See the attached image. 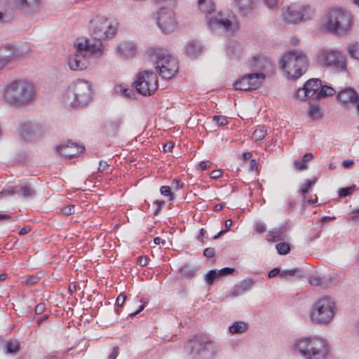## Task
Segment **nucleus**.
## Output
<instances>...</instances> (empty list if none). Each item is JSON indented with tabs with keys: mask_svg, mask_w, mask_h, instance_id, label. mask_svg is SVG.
Here are the masks:
<instances>
[{
	"mask_svg": "<svg viewBox=\"0 0 359 359\" xmlns=\"http://www.w3.org/2000/svg\"><path fill=\"white\" fill-rule=\"evenodd\" d=\"M201 51V45L197 41H191L187 46V53L191 57H197Z\"/></svg>",
	"mask_w": 359,
	"mask_h": 359,
	"instance_id": "obj_31",
	"label": "nucleus"
},
{
	"mask_svg": "<svg viewBox=\"0 0 359 359\" xmlns=\"http://www.w3.org/2000/svg\"><path fill=\"white\" fill-rule=\"evenodd\" d=\"M280 273L281 271L278 268H274L269 272L268 276L269 278H271L276 276L278 274L280 275Z\"/></svg>",
	"mask_w": 359,
	"mask_h": 359,
	"instance_id": "obj_59",
	"label": "nucleus"
},
{
	"mask_svg": "<svg viewBox=\"0 0 359 359\" xmlns=\"http://www.w3.org/2000/svg\"><path fill=\"white\" fill-rule=\"evenodd\" d=\"M336 311L334 301L330 297H323L313 304L310 317L316 324L327 325L334 318Z\"/></svg>",
	"mask_w": 359,
	"mask_h": 359,
	"instance_id": "obj_5",
	"label": "nucleus"
},
{
	"mask_svg": "<svg viewBox=\"0 0 359 359\" xmlns=\"http://www.w3.org/2000/svg\"><path fill=\"white\" fill-rule=\"evenodd\" d=\"M309 283L312 285L321 286L325 287L326 285L324 284L323 279L317 276H312L309 278Z\"/></svg>",
	"mask_w": 359,
	"mask_h": 359,
	"instance_id": "obj_44",
	"label": "nucleus"
},
{
	"mask_svg": "<svg viewBox=\"0 0 359 359\" xmlns=\"http://www.w3.org/2000/svg\"><path fill=\"white\" fill-rule=\"evenodd\" d=\"M149 55L156 65V68L162 78L170 79L175 75L178 65L175 57L160 49L151 50Z\"/></svg>",
	"mask_w": 359,
	"mask_h": 359,
	"instance_id": "obj_8",
	"label": "nucleus"
},
{
	"mask_svg": "<svg viewBox=\"0 0 359 359\" xmlns=\"http://www.w3.org/2000/svg\"><path fill=\"white\" fill-rule=\"evenodd\" d=\"M79 44H82L83 46H86L85 50H86V55L90 58V56L93 54H95L97 56H100L103 51V45L101 41H97L96 43H90L89 40L85 39L83 41L79 42Z\"/></svg>",
	"mask_w": 359,
	"mask_h": 359,
	"instance_id": "obj_22",
	"label": "nucleus"
},
{
	"mask_svg": "<svg viewBox=\"0 0 359 359\" xmlns=\"http://www.w3.org/2000/svg\"><path fill=\"white\" fill-rule=\"evenodd\" d=\"M4 348L7 353L14 354L20 350V344L18 341H7L4 344Z\"/></svg>",
	"mask_w": 359,
	"mask_h": 359,
	"instance_id": "obj_35",
	"label": "nucleus"
},
{
	"mask_svg": "<svg viewBox=\"0 0 359 359\" xmlns=\"http://www.w3.org/2000/svg\"><path fill=\"white\" fill-rule=\"evenodd\" d=\"M161 194L169 196V200L172 201L174 199V194L171 192L169 186H162L160 189Z\"/></svg>",
	"mask_w": 359,
	"mask_h": 359,
	"instance_id": "obj_46",
	"label": "nucleus"
},
{
	"mask_svg": "<svg viewBox=\"0 0 359 359\" xmlns=\"http://www.w3.org/2000/svg\"><path fill=\"white\" fill-rule=\"evenodd\" d=\"M316 182L317 177H313L311 180H307L306 182L302 185L299 191L304 199H306V194L311 190L312 187L316 183Z\"/></svg>",
	"mask_w": 359,
	"mask_h": 359,
	"instance_id": "obj_34",
	"label": "nucleus"
},
{
	"mask_svg": "<svg viewBox=\"0 0 359 359\" xmlns=\"http://www.w3.org/2000/svg\"><path fill=\"white\" fill-rule=\"evenodd\" d=\"M266 135V129L264 126H259L255 130L252 134V139L255 141H260L264 138Z\"/></svg>",
	"mask_w": 359,
	"mask_h": 359,
	"instance_id": "obj_37",
	"label": "nucleus"
},
{
	"mask_svg": "<svg viewBox=\"0 0 359 359\" xmlns=\"http://www.w3.org/2000/svg\"><path fill=\"white\" fill-rule=\"evenodd\" d=\"M217 271L215 269H212L209 271L205 275V280L208 285H211L213 283L214 280L218 277Z\"/></svg>",
	"mask_w": 359,
	"mask_h": 359,
	"instance_id": "obj_40",
	"label": "nucleus"
},
{
	"mask_svg": "<svg viewBox=\"0 0 359 359\" xmlns=\"http://www.w3.org/2000/svg\"><path fill=\"white\" fill-rule=\"evenodd\" d=\"M18 131L20 137L26 142H32L42 136L45 133L41 125L30 121L20 123L18 126Z\"/></svg>",
	"mask_w": 359,
	"mask_h": 359,
	"instance_id": "obj_15",
	"label": "nucleus"
},
{
	"mask_svg": "<svg viewBox=\"0 0 359 359\" xmlns=\"http://www.w3.org/2000/svg\"><path fill=\"white\" fill-rule=\"evenodd\" d=\"M269 65L270 62L264 56H255L248 63L249 68L253 72H261Z\"/></svg>",
	"mask_w": 359,
	"mask_h": 359,
	"instance_id": "obj_24",
	"label": "nucleus"
},
{
	"mask_svg": "<svg viewBox=\"0 0 359 359\" xmlns=\"http://www.w3.org/2000/svg\"><path fill=\"white\" fill-rule=\"evenodd\" d=\"M304 276L303 270L299 268H294L292 269L283 270L280 273V276L283 278H287L288 277H302Z\"/></svg>",
	"mask_w": 359,
	"mask_h": 359,
	"instance_id": "obj_32",
	"label": "nucleus"
},
{
	"mask_svg": "<svg viewBox=\"0 0 359 359\" xmlns=\"http://www.w3.org/2000/svg\"><path fill=\"white\" fill-rule=\"evenodd\" d=\"M36 95L32 83L25 80H14L5 88L4 97L11 107H22L30 104Z\"/></svg>",
	"mask_w": 359,
	"mask_h": 359,
	"instance_id": "obj_1",
	"label": "nucleus"
},
{
	"mask_svg": "<svg viewBox=\"0 0 359 359\" xmlns=\"http://www.w3.org/2000/svg\"><path fill=\"white\" fill-rule=\"evenodd\" d=\"M156 22L162 32L168 34L174 32L177 27L174 13L168 8H161L156 13Z\"/></svg>",
	"mask_w": 359,
	"mask_h": 359,
	"instance_id": "obj_16",
	"label": "nucleus"
},
{
	"mask_svg": "<svg viewBox=\"0 0 359 359\" xmlns=\"http://www.w3.org/2000/svg\"><path fill=\"white\" fill-rule=\"evenodd\" d=\"M281 69L292 79H299L309 67L307 55L302 50H294L284 54L280 61Z\"/></svg>",
	"mask_w": 359,
	"mask_h": 359,
	"instance_id": "obj_4",
	"label": "nucleus"
},
{
	"mask_svg": "<svg viewBox=\"0 0 359 359\" xmlns=\"http://www.w3.org/2000/svg\"><path fill=\"white\" fill-rule=\"evenodd\" d=\"M312 10L309 6H303L299 10L292 7H285L283 8V19L290 24H297L303 20L311 18Z\"/></svg>",
	"mask_w": 359,
	"mask_h": 359,
	"instance_id": "obj_14",
	"label": "nucleus"
},
{
	"mask_svg": "<svg viewBox=\"0 0 359 359\" xmlns=\"http://www.w3.org/2000/svg\"><path fill=\"white\" fill-rule=\"evenodd\" d=\"M351 219L352 221H359V208L353 211V215Z\"/></svg>",
	"mask_w": 359,
	"mask_h": 359,
	"instance_id": "obj_64",
	"label": "nucleus"
},
{
	"mask_svg": "<svg viewBox=\"0 0 359 359\" xmlns=\"http://www.w3.org/2000/svg\"><path fill=\"white\" fill-rule=\"evenodd\" d=\"M336 93V90L328 86H323L320 87V90L316 93V99L319 100L322 97L332 96Z\"/></svg>",
	"mask_w": 359,
	"mask_h": 359,
	"instance_id": "obj_33",
	"label": "nucleus"
},
{
	"mask_svg": "<svg viewBox=\"0 0 359 359\" xmlns=\"http://www.w3.org/2000/svg\"><path fill=\"white\" fill-rule=\"evenodd\" d=\"M243 52V46L237 42H231L226 48V53L231 60L241 59Z\"/></svg>",
	"mask_w": 359,
	"mask_h": 359,
	"instance_id": "obj_25",
	"label": "nucleus"
},
{
	"mask_svg": "<svg viewBox=\"0 0 359 359\" xmlns=\"http://www.w3.org/2000/svg\"><path fill=\"white\" fill-rule=\"evenodd\" d=\"M89 31L95 40L102 41L113 36L116 27L108 18L97 15L90 20Z\"/></svg>",
	"mask_w": 359,
	"mask_h": 359,
	"instance_id": "obj_10",
	"label": "nucleus"
},
{
	"mask_svg": "<svg viewBox=\"0 0 359 359\" xmlns=\"http://www.w3.org/2000/svg\"><path fill=\"white\" fill-rule=\"evenodd\" d=\"M337 97L344 104H354L359 100V94L352 88H346L338 93Z\"/></svg>",
	"mask_w": 359,
	"mask_h": 359,
	"instance_id": "obj_20",
	"label": "nucleus"
},
{
	"mask_svg": "<svg viewBox=\"0 0 359 359\" xmlns=\"http://www.w3.org/2000/svg\"><path fill=\"white\" fill-rule=\"evenodd\" d=\"M317 60L320 65L330 67L335 72L345 71L346 69V57L337 50L322 49L318 53Z\"/></svg>",
	"mask_w": 359,
	"mask_h": 359,
	"instance_id": "obj_11",
	"label": "nucleus"
},
{
	"mask_svg": "<svg viewBox=\"0 0 359 359\" xmlns=\"http://www.w3.org/2000/svg\"><path fill=\"white\" fill-rule=\"evenodd\" d=\"M212 120L218 126H225L227 123L226 118L222 115L214 116Z\"/></svg>",
	"mask_w": 359,
	"mask_h": 359,
	"instance_id": "obj_47",
	"label": "nucleus"
},
{
	"mask_svg": "<svg viewBox=\"0 0 359 359\" xmlns=\"http://www.w3.org/2000/svg\"><path fill=\"white\" fill-rule=\"evenodd\" d=\"M294 165L295 168L299 170H304L308 168V165L306 164L304 161L302 162L299 160H295L294 161Z\"/></svg>",
	"mask_w": 359,
	"mask_h": 359,
	"instance_id": "obj_51",
	"label": "nucleus"
},
{
	"mask_svg": "<svg viewBox=\"0 0 359 359\" xmlns=\"http://www.w3.org/2000/svg\"><path fill=\"white\" fill-rule=\"evenodd\" d=\"M198 4L201 11L205 14L209 29L224 32H233L236 30V24L229 19L224 18L222 13H216L212 0H198Z\"/></svg>",
	"mask_w": 359,
	"mask_h": 359,
	"instance_id": "obj_3",
	"label": "nucleus"
},
{
	"mask_svg": "<svg viewBox=\"0 0 359 359\" xmlns=\"http://www.w3.org/2000/svg\"><path fill=\"white\" fill-rule=\"evenodd\" d=\"M322 86L321 80L319 79H311L307 81L304 87L299 89L297 92L298 98L306 100L314 97L316 99V93L319 91Z\"/></svg>",
	"mask_w": 359,
	"mask_h": 359,
	"instance_id": "obj_18",
	"label": "nucleus"
},
{
	"mask_svg": "<svg viewBox=\"0 0 359 359\" xmlns=\"http://www.w3.org/2000/svg\"><path fill=\"white\" fill-rule=\"evenodd\" d=\"M109 165L107 161H101L98 167V172H103L109 168Z\"/></svg>",
	"mask_w": 359,
	"mask_h": 359,
	"instance_id": "obj_57",
	"label": "nucleus"
},
{
	"mask_svg": "<svg viewBox=\"0 0 359 359\" xmlns=\"http://www.w3.org/2000/svg\"><path fill=\"white\" fill-rule=\"evenodd\" d=\"M15 6L24 11H34L38 8L41 0H13Z\"/></svg>",
	"mask_w": 359,
	"mask_h": 359,
	"instance_id": "obj_23",
	"label": "nucleus"
},
{
	"mask_svg": "<svg viewBox=\"0 0 359 359\" xmlns=\"http://www.w3.org/2000/svg\"><path fill=\"white\" fill-rule=\"evenodd\" d=\"M126 299V297L121 293L116 298V313L117 314H119L120 313V308L123 306L125 301Z\"/></svg>",
	"mask_w": 359,
	"mask_h": 359,
	"instance_id": "obj_43",
	"label": "nucleus"
},
{
	"mask_svg": "<svg viewBox=\"0 0 359 359\" xmlns=\"http://www.w3.org/2000/svg\"><path fill=\"white\" fill-rule=\"evenodd\" d=\"M116 50L123 58H129L135 55V47L130 43L125 42L118 46Z\"/></svg>",
	"mask_w": 359,
	"mask_h": 359,
	"instance_id": "obj_28",
	"label": "nucleus"
},
{
	"mask_svg": "<svg viewBox=\"0 0 359 359\" xmlns=\"http://www.w3.org/2000/svg\"><path fill=\"white\" fill-rule=\"evenodd\" d=\"M92 95L90 83L84 80H78L67 90V102L72 107L84 106L89 103Z\"/></svg>",
	"mask_w": 359,
	"mask_h": 359,
	"instance_id": "obj_9",
	"label": "nucleus"
},
{
	"mask_svg": "<svg viewBox=\"0 0 359 359\" xmlns=\"http://www.w3.org/2000/svg\"><path fill=\"white\" fill-rule=\"evenodd\" d=\"M116 92H119L125 97L133 98L135 97V91L133 89L123 88L121 86L116 88Z\"/></svg>",
	"mask_w": 359,
	"mask_h": 359,
	"instance_id": "obj_38",
	"label": "nucleus"
},
{
	"mask_svg": "<svg viewBox=\"0 0 359 359\" xmlns=\"http://www.w3.org/2000/svg\"><path fill=\"white\" fill-rule=\"evenodd\" d=\"M255 0H234V4L242 15H247L252 11Z\"/></svg>",
	"mask_w": 359,
	"mask_h": 359,
	"instance_id": "obj_29",
	"label": "nucleus"
},
{
	"mask_svg": "<svg viewBox=\"0 0 359 359\" xmlns=\"http://www.w3.org/2000/svg\"><path fill=\"white\" fill-rule=\"evenodd\" d=\"M309 116L313 120H318L323 117L321 108L319 105H311L309 110Z\"/></svg>",
	"mask_w": 359,
	"mask_h": 359,
	"instance_id": "obj_36",
	"label": "nucleus"
},
{
	"mask_svg": "<svg viewBox=\"0 0 359 359\" xmlns=\"http://www.w3.org/2000/svg\"><path fill=\"white\" fill-rule=\"evenodd\" d=\"M276 249L279 254L280 255H286L290 252V245L285 243L282 242L276 245Z\"/></svg>",
	"mask_w": 359,
	"mask_h": 359,
	"instance_id": "obj_42",
	"label": "nucleus"
},
{
	"mask_svg": "<svg viewBox=\"0 0 359 359\" xmlns=\"http://www.w3.org/2000/svg\"><path fill=\"white\" fill-rule=\"evenodd\" d=\"M76 53L68 59V65L73 71H82L89 65V59L86 55V46L76 43Z\"/></svg>",
	"mask_w": 359,
	"mask_h": 359,
	"instance_id": "obj_17",
	"label": "nucleus"
},
{
	"mask_svg": "<svg viewBox=\"0 0 359 359\" xmlns=\"http://www.w3.org/2000/svg\"><path fill=\"white\" fill-rule=\"evenodd\" d=\"M327 19L325 28L332 34H346L353 25L351 14L339 8L330 11Z\"/></svg>",
	"mask_w": 359,
	"mask_h": 359,
	"instance_id": "obj_6",
	"label": "nucleus"
},
{
	"mask_svg": "<svg viewBox=\"0 0 359 359\" xmlns=\"http://www.w3.org/2000/svg\"><path fill=\"white\" fill-rule=\"evenodd\" d=\"M45 309H46L45 304L40 303V304H37L35 307V313L40 314L44 311Z\"/></svg>",
	"mask_w": 359,
	"mask_h": 359,
	"instance_id": "obj_56",
	"label": "nucleus"
},
{
	"mask_svg": "<svg viewBox=\"0 0 359 359\" xmlns=\"http://www.w3.org/2000/svg\"><path fill=\"white\" fill-rule=\"evenodd\" d=\"M234 270L235 269L231 267H224L217 271V273L219 276H224L231 274L234 271Z\"/></svg>",
	"mask_w": 359,
	"mask_h": 359,
	"instance_id": "obj_49",
	"label": "nucleus"
},
{
	"mask_svg": "<svg viewBox=\"0 0 359 359\" xmlns=\"http://www.w3.org/2000/svg\"><path fill=\"white\" fill-rule=\"evenodd\" d=\"M255 230L258 233H264L265 231H266V227H265V224L264 223H261V222H259V223H257L255 224Z\"/></svg>",
	"mask_w": 359,
	"mask_h": 359,
	"instance_id": "obj_53",
	"label": "nucleus"
},
{
	"mask_svg": "<svg viewBox=\"0 0 359 359\" xmlns=\"http://www.w3.org/2000/svg\"><path fill=\"white\" fill-rule=\"evenodd\" d=\"M31 231V227L29 226H24L23 228H22L19 232H18V234L20 236H23V235H25L27 234L28 232H29Z\"/></svg>",
	"mask_w": 359,
	"mask_h": 359,
	"instance_id": "obj_63",
	"label": "nucleus"
},
{
	"mask_svg": "<svg viewBox=\"0 0 359 359\" xmlns=\"http://www.w3.org/2000/svg\"><path fill=\"white\" fill-rule=\"evenodd\" d=\"M10 56H1L0 55V69L10 61Z\"/></svg>",
	"mask_w": 359,
	"mask_h": 359,
	"instance_id": "obj_60",
	"label": "nucleus"
},
{
	"mask_svg": "<svg viewBox=\"0 0 359 359\" xmlns=\"http://www.w3.org/2000/svg\"><path fill=\"white\" fill-rule=\"evenodd\" d=\"M248 329V325L243 321H236L229 326V330L232 334H243Z\"/></svg>",
	"mask_w": 359,
	"mask_h": 359,
	"instance_id": "obj_30",
	"label": "nucleus"
},
{
	"mask_svg": "<svg viewBox=\"0 0 359 359\" xmlns=\"http://www.w3.org/2000/svg\"><path fill=\"white\" fill-rule=\"evenodd\" d=\"M253 285V280L250 278L245 279L241 283L240 287L241 289L242 292H245V291L251 289Z\"/></svg>",
	"mask_w": 359,
	"mask_h": 359,
	"instance_id": "obj_45",
	"label": "nucleus"
},
{
	"mask_svg": "<svg viewBox=\"0 0 359 359\" xmlns=\"http://www.w3.org/2000/svg\"><path fill=\"white\" fill-rule=\"evenodd\" d=\"M154 204L156 205V208L154 212V215H157L161 211L163 207L165 205V202L164 201L156 200Z\"/></svg>",
	"mask_w": 359,
	"mask_h": 359,
	"instance_id": "obj_50",
	"label": "nucleus"
},
{
	"mask_svg": "<svg viewBox=\"0 0 359 359\" xmlns=\"http://www.w3.org/2000/svg\"><path fill=\"white\" fill-rule=\"evenodd\" d=\"M265 79L263 73L255 72L248 74L238 79L233 83V88L236 90H253L257 89Z\"/></svg>",
	"mask_w": 359,
	"mask_h": 359,
	"instance_id": "obj_13",
	"label": "nucleus"
},
{
	"mask_svg": "<svg viewBox=\"0 0 359 359\" xmlns=\"http://www.w3.org/2000/svg\"><path fill=\"white\" fill-rule=\"evenodd\" d=\"M215 250L212 248H207L203 251V255L208 258H211L215 256Z\"/></svg>",
	"mask_w": 359,
	"mask_h": 359,
	"instance_id": "obj_52",
	"label": "nucleus"
},
{
	"mask_svg": "<svg viewBox=\"0 0 359 359\" xmlns=\"http://www.w3.org/2000/svg\"><path fill=\"white\" fill-rule=\"evenodd\" d=\"M123 123V119L121 117L110 120L104 124V130L108 135H116Z\"/></svg>",
	"mask_w": 359,
	"mask_h": 359,
	"instance_id": "obj_26",
	"label": "nucleus"
},
{
	"mask_svg": "<svg viewBox=\"0 0 359 359\" xmlns=\"http://www.w3.org/2000/svg\"><path fill=\"white\" fill-rule=\"evenodd\" d=\"M158 86L157 76L154 72L146 70L137 75L135 87L140 94L150 96L156 92Z\"/></svg>",
	"mask_w": 359,
	"mask_h": 359,
	"instance_id": "obj_12",
	"label": "nucleus"
},
{
	"mask_svg": "<svg viewBox=\"0 0 359 359\" xmlns=\"http://www.w3.org/2000/svg\"><path fill=\"white\" fill-rule=\"evenodd\" d=\"M13 16V10L10 3L0 4V23L10 21Z\"/></svg>",
	"mask_w": 359,
	"mask_h": 359,
	"instance_id": "obj_27",
	"label": "nucleus"
},
{
	"mask_svg": "<svg viewBox=\"0 0 359 359\" xmlns=\"http://www.w3.org/2000/svg\"><path fill=\"white\" fill-rule=\"evenodd\" d=\"M294 351L304 359H326L330 352V344L322 337H305L295 341Z\"/></svg>",
	"mask_w": 359,
	"mask_h": 359,
	"instance_id": "obj_2",
	"label": "nucleus"
},
{
	"mask_svg": "<svg viewBox=\"0 0 359 359\" xmlns=\"http://www.w3.org/2000/svg\"><path fill=\"white\" fill-rule=\"evenodd\" d=\"M119 348L118 346H114L112 349L111 354L109 355V359H116L118 355Z\"/></svg>",
	"mask_w": 359,
	"mask_h": 359,
	"instance_id": "obj_55",
	"label": "nucleus"
},
{
	"mask_svg": "<svg viewBox=\"0 0 359 359\" xmlns=\"http://www.w3.org/2000/svg\"><path fill=\"white\" fill-rule=\"evenodd\" d=\"M205 233H206V231H205L203 228H202V229H201V230H200V233H199V235H198V237H197V239H198L200 242H201L203 245H204V244H205L204 241H203V237L205 236Z\"/></svg>",
	"mask_w": 359,
	"mask_h": 359,
	"instance_id": "obj_62",
	"label": "nucleus"
},
{
	"mask_svg": "<svg viewBox=\"0 0 359 359\" xmlns=\"http://www.w3.org/2000/svg\"><path fill=\"white\" fill-rule=\"evenodd\" d=\"M355 189V185H353V186H351L348 187L341 188L338 191L339 196L341 198H344L348 196H350L351 194H353V192L354 191Z\"/></svg>",
	"mask_w": 359,
	"mask_h": 359,
	"instance_id": "obj_41",
	"label": "nucleus"
},
{
	"mask_svg": "<svg viewBox=\"0 0 359 359\" xmlns=\"http://www.w3.org/2000/svg\"><path fill=\"white\" fill-rule=\"evenodd\" d=\"M57 151L66 158H72L83 152L85 147L72 141H68L66 144L58 145Z\"/></svg>",
	"mask_w": 359,
	"mask_h": 359,
	"instance_id": "obj_19",
	"label": "nucleus"
},
{
	"mask_svg": "<svg viewBox=\"0 0 359 359\" xmlns=\"http://www.w3.org/2000/svg\"><path fill=\"white\" fill-rule=\"evenodd\" d=\"M222 172L220 170H215L212 171L210 175L212 179H217L222 175Z\"/></svg>",
	"mask_w": 359,
	"mask_h": 359,
	"instance_id": "obj_61",
	"label": "nucleus"
},
{
	"mask_svg": "<svg viewBox=\"0 0 359 359\" xmlns=\"http://www.w3.org/2000/svg\"><path fill=\"white\" fill-rule=\"evenodd\" d=\"M264 2L269 8H273L277 6L278 0H264Z\"/></svg>",
	"mask_w": 359,
	"mask_h": 359,
	"instance_id": "obj_58",
	"label": "nucleus"
},
{
	"mask_svg": "<svg viewBox=\"0 0 359 359\" xmlns=\"http://www.w3.org/2000/svg\"><path fill=\"white\" fill-rule=\"evenodd\" d=\"M187 347L194 358L200 359H211L218 351L216 343L203 335H196L189 341Z\"/></svg>",
	"mask_w": 359,
	"mask_h": 359,
	"instance_id": "obj_7",
	"label": "nucleus"
},
{
	"mask_svg": "<svg viewBox=\"0 0 359 359\" xmlns=\"http://www.w3.org/2000/svg\"><path fill=\"white\" fill-rule=\"evenodd\" d=\"M137 264L142 266H147L148 264V258L144 256H140L137 258Z\"/></svg>",
	"mask_w": 359,
	"mask_h": 359,
	"instance_id": "obj_54",
	"label": "nucleus"
},
{
	"mask_svg": "<svg viewBox=\"0 0 359 359\" xmlns=\"http://www.w3.org/2000/svg\"><path fill=\"white\" fill-rule=\"evenodd\" d=\"M74 205H69L61 208V212L65 215H71L74 213Z\"/></svg>",
	"mask_w": 359,
	"mask_h": 359,
	"instance_id": "obj_48",
	"label": "nucleus"
},
{
	"mask_svg": "<svg viewBox=\"0 0 359 359\" xmlns=\"http://www.w3.org/2000/svg\"><path fill=\"white\" fill-rule=\"evenodd\" d=\"M2 194L4 195H11V196L16 194L20 196L27 198V197H33L34 196H35L36 191L31 186H27V185H25V186H22V187L16 186V187L11 188V189L4 190L2 191Z\"/></svg>",
	"mask_w": 359,
	"mask_h": 359,
	"instance_id": "obj_21",
	"label": "nucleus"
},
{
	"mask_svg": "<svg viewBox=\"0 0 359 359\" xmlns=\"http://www.w3.org/2000/svg\"><path fill=\"white\" fill-rule=\"evenodd\" d=\"M348 50L352 57L359 60V43L350 44Z\"/></svg>",
	"mask_w": 359,
	"mask_h": 359,
	"instance_id": "obj_39",
	"label": "nucleus"
}]
</instances>
